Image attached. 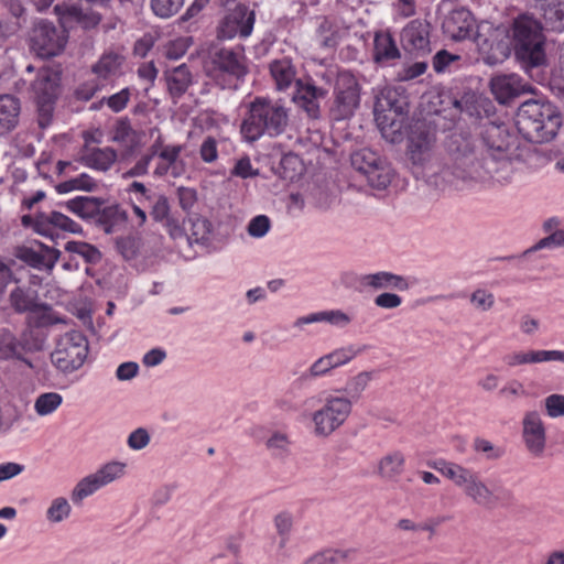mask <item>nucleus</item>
<instances>
[{"label":"nucleus","instance_id":"1","mask_svg":"<svg viewBox=\"0 0 564 564\" xmlns=\"http://www.w3.org/2000/svg\"><path fill=\"white\" fill-rule=\"evenodd\" d=\"M446 149L449 161L430 176V183L438 189L464 191L485 184L503 185L511 181V162L506 158L484 154L467 135L452 134Z\"/></svg>","mask_w":564,"mask_h":564},{"label":"nucleus","instance_id":"2","mask_svg":"<svg viewBox=\"0 0 564 564\" xmlns=\"http://www.w3.org/2000/svg\"><path fill=\"white\" fill-rule=\"evenodd\" d=\"M289 122V109L281 100L256 97L248 104L240 133L245 141L253 143L262 137L276 138L283 134Z\"/></svg>","mask_w":564,"mask_h":564},{"label":"nucleus","instance_id":"3","mask_svg":"<svg viewBox=\"0 0 564 564\" xmlns=\"http://www.w3.org/2000/svg\"><path fill=\"white\" fill-rule=\"evenodd\" d=\"M516 126L525 140L545 143L556 137L562 126V117L551 102L530 99L518 108Z\"/></svg>","mask_w":564,"mask_h":564},{"label":"nucleus","instance_id":"4","mask_svg":"<svg viewBox=\"0 0 564 564\" xmlns=\"http://www.w3.org/2000/svg\"><path fill=\"white\" fill-rule=\"evenodd\" d=\"M509 32L511 48L523 68L528 70L545 63V36L540 21L520 15L513 20Z\"/></svg>","mask_w":564,"mask_h":564},{"label":"nucleus","instance_id":"5","mask_svg":"<svg viewBox=\"0 0 564 564\" xmlns=\"http://www.w3.org/2000/svg\"><path fill=\"white\" fill-rule=\"evenodd\" d=\"M474 42L489 65L502 63L512 51L509 30L494 28L488 22H481L476 26Z\"/></svg>","mask_w":564,"mask_h":564},{"label":"nucleus","instance_id":"6","mask_svg":"<svg viewBox=\"0 0 564 564\" xmlns=\"http://www.w3.org/2000/svg\"><path fill=\"white\" fill-rule=\"evenodd\" d=\"M68 41V33L63 25L42 19L36 21L30 32V48L41 58L59 55Z\"/></svg>","mask_w":564,"mask_h":564},{"label":"nucleus","instance_id":"7","mask_svg":"<svg viewBox=\"0 0 564 564\" xmlns=\"http://www.w3.org/2000/svg\"><path fill=\"white\" fill-rule=\"evenodd\" d=\"M351 412L349 399L328 394L323 406L312 414L314 434L328 437L345 424Z\"/></svg>","mask_w":564,"mask_h":564},{"label":"nucleus","instance_id":"8","mask_svg":"<svg viewBox=\"0 0 564 564\" xmlns=\"http://www.w3.org/2000/svg\"><path fill=\"white\" fill-rule=\"evenodd\" d=\"M360 104V85L350 73H339L334 87L329 118L335 121L349 119Z\"/></svg>","mask_w":564,"mask_h":564},{"label":"nucleus","instance_id":"9","mask_svg":"<svg viewBox=\"0 0 564 564\" xmlns=\"http://www.w3.org/2000/svg\"><path fill=\"white\" fill-rule=\"evenodd\" d=\"M88 354V341L80 332H69L63 336L52 352V362L63 372L79 369Z\"/></svg>","mask_w":564,"mask_h":564},{"label":"nucleus","instance_id":"10","mask_svg":"<svg viewBox=\"0 0 564 564\" xmlns=\"http://www.w3.org/2000/svg\"><path fill=\"white\" fill-rule=\"evenodd\" d=\"M126 465L111 462L100 467L96 473L80 479L70 494L74 503H80L86 497L96 492L99 488L112 482L123 475Z\"/></svg>","mask_w":564,"mask_h":564},{"label":"nucleus","instance_id":"11","mask_svg":"<svg viewBox=\"0 0 564 564\" xmlns=\"http://www.w3.org/2000/svg\"><path fill=\"white\" fill-rule=\"evenodd\" d=\"M254 21V11L249 10L245 4H237L220 21L217 36L220 40H231L236 36L248 37L252 33Z\"/></svg>","mask_w":564,"mask_h":564},{"label":"nucleus","instance_id":"12","mask_svg":"<svg viewBox=\"0 0 564 564\" xmlns=\"http://www.w3.org/2000/svg\"><path fill=\"white\" fill-rule=\"evenodd\" d=\"M435 133L425 122H416L410 128L408 135V156L415 165H424L433 154Z\"/></svg>","mask_w":564,"mask_h":564},{"label":"nucleus","instance_id":"13","mask_svg":"<svg viewBox=\"0 0 564 564\" xmlns=\"http://www.w3.org/2000/svg\"><path fill=\"white\" fill-rule=\"evenodd\" d=\"M462 490L475 505L485 509H492L497 507L501 500L510 499L512 496L511 491L508 489L489 488L476 471H473Z\"/></svg>","mask_w":564,"mask_h":564},{"label":"nucleus","instance_id":"14","mask_svg":"<svg viewBox=\"0 0 564 564\" xmlns=\"http://www.w3.org/2000/svg\"><path fill=\"white\" fill-rule=\"evenodd\" d=\"M430 23L425 20H413L401 32L402 48L415 56H424L431 53Z\"/></svg>","mask_w":564,"mask_h":564},{"label":"nucleus","instance_id":"15","mask_svg":"<svg viewBox=\"0 0 564 564\" xmlns=\"http://www.w3.org/2000/svg\"><path fill=\"white\" fill-rule=\"evenodd\" d=\"M475 19L473 13L465 8L452 10L444 19L442 29L451 40L459 42L473 39L475 32Z\"/></svg>","mask_w":564,"mask_h":564},{"label":"nucleus","instance_id":"16","mask_svg":"<svg viewBox=\"0 0 564 564\" xmlns=\"http://www.w3.org/2000/svg\"><path fill=\"white\" fill-rule=\"evenodd\" d=\"M327 91L317 87L313 83H303L296 80V90L293 95V101L301 108L308 118H321V101L326 98Z\"/></svg>","mask_w":564,"mask_h":564},{"label":"nucleus","instance_id":"17","mask_svg":"<svg viewBox=\"0 0 564 564\" xmlns=\"http://www.w3.org/2000/svg\"><path fill=\"white\" fill-rule=\"evenodd\" d=\"M522 425V435L528 451L535 456L542 455L545 448L546 435L545 427L539 412H527L524 414Z\"/></svg>","mask_w":564,"mask_h":564},{"label":"nucleus","instance_id":"18","mask_svg":"<svg viewBox=\"0 0 564 564\" xmlns=\"http://www.w3.org/2000/svg\"><path fill=\"white\" fill-rule=\"evenodd\" d=\"M490 90L498 102L506 105L529 90V85L516 74L496 75L490 79Z\"/></svg>","mask_w":564,"mask_h":564},{"label":"nucleus","instance_id":"19","mask_svg":"<svg viewBox=\"0 0 564 564\" xmlns=\"http://www.w3.org/2000/svg\"><path fill=\"white\" fill-rule=\"evenodd\" d=\"M86 144L80 151V162L87 167L107 172L117 161V151L111 147L89 148L87 133L84 134Z\"/></svg>","mask_w":564,"mask_h":564},{"label":"nucleus","instance_id":"20","mask_svg":"<svg viewBox=\"0 0 564 564\" xmlns=\"http://www.w3.org/2000/svg\"><path fill=\"white\" fill-rule=\"evenodd\" d=\"M32 347L25 339H19L10 329L0 328V359H18L32 367L24 354L31 351Z\"/></svg>","mask_w":564,"mask_h":564},{"label":"nucleus","instance_id":"21","mask_svg":"<svg viewBox=\"0 0 564 564\" xmlns=\"http://www.w3.org/2000/svg\"><path fill=\"white\" fill-rule=\"evenodd\" d=\"M400 57L401 52L392 34L388 31L376 32L372 51L373 62L381 66H387Z\"/></svg>","mask_w":564,"mask_h":564},{"label":"nucleus","instance_id":"22","mask_svg":"<svg viewBox=\"0 0 564 564\" xmlns=\"http://www.w3.org/2000/svg\"><path fill=\"white\" fill-rule=\"evenodd\" d=\"M31 87L35 101L56 100L58 97L59 75L51 68H41Z\"/></svg>","mask_w":564,"mask_h":564},{"label":"nucleus","instance_id":"23","mask_svg":"<svg viewBox=\"0 0 564 564\" xmlns=\"http://www.w3.org/2000/svg\"><path fill=\"white\" fill-rule=\"evenodd\" d=\"M215 69L227 74L237 80L243 78L247 74V67L242 57L232 50L221 48L213 56Z\"/></svg>","mask_w":564,"mask_h":564},{"label":"nucleus","instance_id":"24","mask_svg":"<svg viewBox=\"0 0 564 564\" xmlns=\"http://www.w3.org/2000/svg\"><path fill=\"white\" fill-rule=\"evenodd\" d=\"M21 101L12 95H0V135L11 133L20 121Z\"/></svg>","mask_w":564,"mask_h":564},{"label":"nucleus","instance_id":"25","mask_svg":"<svg viewBox=\"0 0 564 564\" xmlns=\"http://www.w3.org/2000/svg\"><path fill=\"white\" fill-rule=\"evenodd\" d=\"M164 78L167 91L174 102H176L193 84V76L186 64L165 70Z\"/></svg>","mask_w":564,"mask_h":564},{"label":"nucleus","instance_id":"26","mask_svg":"<svg viewBox=\"0 0 564 564\" xmlns=\"http://www.w3.org/2000/svg\"><path fill=\"white\" fill-rule=\"evenodd\" d=\"M111 141L122 144L124 154L131 155L140 145L141 134L132 128L128 117H121L113 124Z\"/></svg>","mask_w":564,"mask_h":564},{"label":"nucleus","instance_id":"27","mask_svg":"<svg viewBox=\"0 0 564 564\" xmlns=\"http://www.w3.org/2000/svg\"><path fill=\"white\" fill-rule=\"evenodd\" d=\"M544 361H564V350H530L511 352L505 357L509 367Z\"/></svg>","mask_w":564,"mask_h":564},{"label":"nucleus","instance_id":"28","mask_svg":"<svg viewBox=\"0 0 564 564\" xmlns=\"http://www.w3.org/2000/svg\"><path fill=\"white\" fill-rule=\"evenodd\" d=\"M39 226L43 230V236H52L54 229H61L63 231L72 234H82L83 228L79 224L70 219L68 216L59 212L40 213Z\"/></svg>","mask_w":564,"mask_h":564},{"label":"nucleus","instance_id":"29","mask_svg":"<svg viewBox=\"0 0 564 564\" xmlns=\"http://www.w3.org/2000/svg\"><path fill=\"white\" fill-rule=\"evenodd\" d=\"M9 302L12 310L18 314L31 313L36 308H46L39 301L37 292L25 286H15L10 292Z\"/></svg>","mask_w":564,"mask_h":564},{"label":"nucleus","instance_id":"30","mask_svg":"<svg viewBox=\"0 0 564 564\" xmlns=\"http://www.w3.org/2000/svg\"><path fill=\"white\" fill-rule=\"evenodd\" d=\"M405 456L401 451H392L383 455L377 465V474L387 481H397L404 471Z\"/></svg>","mask_w":564,"mask_h":564},{"label":"nucleus","instance_id":"31","mask_svg":"<svg viewBox=\"0 0 564 564\" xmlns=\"http://www.w3.org/2000/svg\"><path fill=\"white\" fill-rule=\"evenodd\" d=\"M106 200L100 197L77 196L66 202L65 207L84 220L95 221L99 207L104 206Z\"/></svg>","mask_w":564,"mask_h":564},{"label":"nucleus","instance_id":"32","mask_svg":"<svg viewBox=\"0 0 564 564\" xmlns=\"http://www.w3.org/2000/svg\"><path fill=\"white\" fill-rule=\"evenodd\" d=\"M376 109L380 115L403 118L408 112V102L405 97H401L397 90L388 89L381 94Z\"/></svg>","mask_w":564,"mask_h":564},{"label":"nucleus","instance_id":"33","mask_svg":"<svg viewBox=\"0 0 564 564\" xmlns=\"http://www.w3.org/2000/svg\"><path fill=\"white\" fill-rule=\"evenodd\" d=\"M128 214L119 204L104 205L99 207V213L95 219V224L104 228L106 234L113 232L116 226L124 224Z\"/></svg>","mask_w":564,"mask_h":564},{"label":"nucleus","instance_id":"34","mask_svg":"<svg viewBox=\"0 0 564 564\" xmlns=\"http://www.w3.org/2000/svg\"><path fill=\"white\" fill-rule=\"evenodd\" d=\"M371 380V371H361L348 379L344 388L336 390L338 393H341L336 397L349 399L350 409L352 410L354 402H357L362 397L364 391L367 389Z\"/></svg>","mask_w":564,"mask_h":564},{"label":"nucleus","instance_id":"35","mask_svg":"<svg viewBox=\"0 0 564 564\" xmlns=\"http://www.w3.org/2000/svg\"><path fill=\"white\" fill-rule=\"evenodd\" d=\"M362 283L373 289L391 288L399 291H406L409 289V283L405 278L386 271L365 275Z\"/></svg>","mask_w":564,"mask_h":564},{"label":"nucleus","instance_id":"36","mask_svg":"<svg viewBox=\"0 0 564 564\" xmlns=\"http://www.w3.org/2000/svg\"><path fill=\"white\" fill-rule=\"evenodd\" d=\"M432 467L440 471L444 477L452 480L460 489L464 488L465 484L470 478L474 470L464 467L459 464L447 462L444 459L435 460Z\"/></svg>","mask_w":564,"mask_h":564},{"label":"nucleus","instance_id":"37","mask_svg":"<svg viewBox=\"0 0 564 564\" xmlns=\"http://www.w3.org/2000/svg\"><path fill=\"white\" fill-rule=\"evenodd\" d=\"M482 140L490 150L505 152L509 147V133L505 124L490 122L482 131Z\"/></svg>","mask_w":564,"mask_h":564},{"label":"nucleus","instance_id":"38","mask_svg":"<svg viewBox=\"0 0 564 564\" xmlns=\"http://www.w3.org/2000/svg\"><path fill=\"white\" fill-rule=\"evenodd\" d=\"M270 73L279 90L290 87L296 75L294 66L286 57L271 62Z\"/></svg>","mask_w":564,"mask_h":564},{"label":"nucleus","instance_id":"39","mask_svg":"<svg viewBox=\"0 0 564 564\" xmlns=\"http://www.w3.org/2000/svg\"><path fill=\"white\" fill-rule=\"evenodd\" d=\"M535 7L542 11L545 21L552 29H564V2L557 0H535Z\"/></svg>","mask_w":564,"mask_h":564},{"label":"nucleus","instance_id":"40","mask_svg":"<svg viewBox=\"0 0 564 564\" xmlns=\"http://www.w3.org/2000/svg\"><path fill=\"white\" fill-rule=\"evenodd\" d=\"M378 127L382 137L390 143H398L403 139V118L377 113Z\"/></svg>","mask_w":564,"mask_h":564},{"label":"nucleus","instance_id":"41","mask_svg":"<svg viewBox=\"0 0 564 564\" xmlns=\"http://www.w3.org/2000/svg\"><path fill=\"white\" fill-rule=\"evenodd\" d=\"M14 256L30 267L35 269H42L45 267L50 270L54 267L58 258L57 254H53L46 259V257L41 251L34 250L33 248L26 246L18 247L15 249Z\"/></svg>","mask_w":564,"mask_h":564},{"label":"nucleus","instance_id":"42","mask_svg":"<svg viewBox=\"0 0 564 564\" xmlns=\"http://www.w3.org/2000/svg\"><path fill=\"white\" fill-rule=\"evenodd\" d=\"M124 57L115 52H107L101 55L98 62L93 66L91 70L98 77L107 79L119 73Z\"/></svg>","mask_w":564,"mask_h":564},{"label":"nucleus","instance_id":"43","mask_svg":"<svg viewBox=\"0 0 564 564\" xmlns=\"http://www.w3.org/2000/svg\"><path fill=\"white\" fill-rule=\"evenodd\" d=\"M351 318L344 312L339 310L335 311H325L319 313L310 314L307 316L300 317L296 322V326H301L304 324L317 323V322H327L332 325L336 326H346L350 323Z\"/></svg>","mask_w":564,"mask_h":564},{"label":"nucleus","instance_id":"44","mask_svg":"<svg viewBox=\"0 0 564 564\" xmlns=\"http://www.w3.org/2000/svg\"><path fill=\"white\" fill-rule=\"evenodd\" d=\"M368 184L377 189H384L391 183L393 177V170L387 160L377 163L372 169L365 174Z\"/></svg>","mask_w":564,"mask_h":564},{"label":"nucleus","instance_id":"45","mask_svg":"<svg viewBox=\"0 0 564 564\" xmlns=\"http://www.w3.org/2000/svg\"><path fill=\"white\" fill-rule=\"evenodd\" d=\"M383 159L370 149H360L351 154V166L361 174H367L377 163Z\"/></svg>","mask_w":564,"mask_h":564},{"label":"nucleus","instance_id":"46","mask_svg":"<svg viewBox=\"0 0 564 564\" xmlns=\"http://www.w3.org/2000/svg\"><path fill=\"white\" fill-rule=\"evenodd\" d=\"M355 553V550L327 549L308 557L304 564H338L346 561Z\"/></svg>","mask_w":564,"mask_h":564},{"label":"nucleus","instance_id":"47","mask_svg":"<svg viewBox=\"0 0 564 564\" xmlns=\"http://www.w3.org/2000/svg\"><path fill=\"white\" fill-rule=\"evenodd\" d=\"M63 397L57 392L41 393L34 402V410L37 415L46 416L55 412L62 404Z\"/></svg>","mask_w":564,"mask_h":564},{"label":"nucleus","instance_id":"48","mask_svg":"<svg viewBox=\"0 0 564 564\" xmlns=\"http://www.w3.org/2000/svg\"><path fill=\"white\" fill-rule=\"evenodd\" d=\"M290 436L282 431H274L265 441V448L273 457L282 458L289 454Z\"/></svg>","mask_w":564,"mask_h":564},{"label":"nucleus","instance_id":"49","mask_svg":"<svg viewBox=\"0 0 564 564\" xmlns=\"http://www.w3.org/2000/svg\"><path fill=\"white\" fill-rule=\"evenodd\" d=\"M281 177L288 181H294L303 172V162L295 153H286L280 161Z\"/></svg>","mask_w":564,"mask_h":564},{"label":"nucleus","instance_id":"50","mask_svg":"<svg viewBox=\"0 0 564 564\" xmlns=\"http://www.w3.org/2000/svg\"><path fill=\"white\" fill-rule=\"evenodd\" d=\"M65 250L72 253L79 254L87 263H98L102 256L101 252L93 245L84 241H68Z\"/></svg>","mask_w":564,"mask_h":564},{"label":"nucleus","instance_id":"51","mask_svg":"<svg viewBox=\"0 0 564 564\" xmlns=\"http://www.w3.org/2000/svg\"><path fill=\"white\" fill-rule=\"evenodd\" d=\"M97 187L96 182L88 174L83 173L77 177L62 182L56 185V191L59 194H66L72 191L80 189L86 192H93Z\"/></svg>","mask_w":564,"mask_h":564},{"label":"nucleus","instance_id":"52","mask_svg":"<svg viewBox=\"0 0 564 564\" xmlns=\"http://www.w3.org/2000/svg\"><path fill=\"white\" fill-rule=\"evenodd\" d=\"M67 12L69 17L86 30L96 28L102 20L100 13L93 10L84 11L82 8L76 6L69 7Z\"/></svg>","mask_w":564,"mask_h":564},{"label":"nucleus","instance_id":"53","mask_svg":"<svg viewBox=\"0 0 564 564\" xmlns=\"http://www.w3.org/2000/svg\"><path fill=\"white\" fill-rule=\"evenodd\" d=\"M72 507L64 497L53 499L46 510V519L52 523H59L70 516Z\"/></svg>","mask_w":564,"mask_h":564},{"label":"nucleus","instance_id":"54","mask_svg":"<svg viewBox=\"0 0 564 564\" xmlns=\"http://www.w3.org/2000/svg\"><path fill=\"white\" fill-rule=\"evenodd\" d=\"M116 250L126 260L134 259L139 250V240L134 236L117 237L113 240Z\"/></svg>","mask_w":564,"mask_h":564},{"label":"nucleus","instance_id":"55","mask_svg":"<svg viewBox=\"0 0 564 564\" xmlns=\"http://www.w3.org/2000/svg\"><path fill=\"white\" fill-rule=\"evenodd\" d=\"M185 0H151V8L160 18H171L184 6Z\"/></svg>","mask_w":564,"mask_h":564},{"label":"nucleus","instance_id":"56","mask_svg":"<svg viewBox=\"0 0 564 564\" xmlns=\"http://www.w3.org/2000/svg\"><path fill=\"white\" fill-rule=\"evenodd\" d=\"M473 449L478 454L485 455V457L490 460L499 459L505 454L503 448L496 446L494 443L482 437H476L473 441Z\"/></svg>","mask_w":564,"mask_h":564},{"label":"nucleus","instance_id":"57","mask_svg":"<svg viewBox=\"0 0 564 564\" xmlns=\"http://www.w3.org/2000/svg\"><path fill=\"white\" fill-rule=\"evenodd\" d=\"M470 303L476 310L488 312L495 306L496 300L494 293L479 288L470 294Z\"/></svg>","mask_w":564,"mask_h":564},{"label":"nucleus","instance_id":"58","mask_svg":"<svg viewBox=\"0 0 564 564\" xmlns=\"http://www.w3.org/2000/svg\"><path fill=\"white\" fill-rule=\"evenodd\" d=\"M55 102L56 100L36 101V122L40 129L45 130L53 123Z\"/></svg>","mask_w":564,"mask_h":564},{"label":"nucleus","instance_id":"59","mask_svg":"<svg viewBox=\"0 0 564 564\" xmlns=\"http://www.w3.org/2000/svg\"><path fill=\"white\" fill-rule=\"evenodd\" d=\"M427 69V63L425 61L415 62L410 65H404L398 70L395 79L399 82H409L423 75Z\"/></svg>","mask_w":564,"mask_h":564},{"label":"nucleus","instance_id":"60","mask_svg":"<svg viewBox=\"0 0 564 564\" xmlns=\"http://www.w3.org/2000/svg\"><path fill=\"white\" fill-rule=\"evenodd\" d=\"M360 351L361 349L356 350L352 347H345L327 354L326 357L328 358L332 367L337 368L349 362Z\"/></svg>","mask_w":564,"mask_h":564},{"label":"nucleus","instance_id":"61","mask_svg":"<svg viewBox=\"0 0 564 564\" xmlns=\"http://www.w3.org/2000/svg\"><path fill=\"white\" fill-rule=\"evenodd\" d=\"M527 394L523 383L518 380L509 381L499 390V397L507 402H513L516 399Z\"/></svg>","mask_w":564,"mask_h":564},{"label":"nucleus","instance_id":"62","mask_svg":"<svg viewBox=\"0 0 564 564\" xmlns=\"http://www.w3.org/2000/svg\"><path fill=\"white\" fill-rule=\"evenodd\" d=\"M546 414L552 417L564 416V394L553 393L544 399Z\"/></svg>","mask_w":564,"mask_h":564},{"label":"nucleus","instance_id":"63","mask_svg":"<svg viewBox=\"0 0 564 564\" xmlns=\"http://www.w3.org/2000/svg\"><path fill=\"white\" fill-rule=\"evenodd\" d=\"M183 150L182 145H166L159 153V158L172 166L171 174L176 177L178 176L177 163L180 161V154Z\"/></svg>","mask_w":564,"mask_h":564},{"label":"nucleus","instance_id":"64","mask_svg":"<svg viewBox=\"0 0 564 564\" xmlns=\"http://www.w3.org/2000/svg\"><path fill=\"white\" fill-rule=\"evenodd\" d=\"M459 59V55L452 54L446 50H441L433 56L432 66L435 73L441 74L444 73L453 62Z\"/></svg>","mask_w":564,"mask_h":564}]
</instances>
